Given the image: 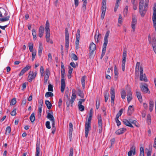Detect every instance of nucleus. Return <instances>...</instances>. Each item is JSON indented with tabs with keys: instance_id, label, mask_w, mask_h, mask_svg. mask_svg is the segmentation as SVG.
<instances>
[{
	"instance_id": "nucleus-36",
	"label": "nucleus",
	"mask_w": 156,
	"mask_h": 156,
	"mask_svg": "<svg viewBox=\"0 0 156 156\" xmlns=\"http://www.w3.org/2000/svg\"><path fill=\"white\" fill-rule=\"evenodd\" d=\"M30 119L32 122H34L35 120V117L34 115V113L33 112L31 114L30 117Z\"/></svg>"
},
{
	"instance_id": "nucleus-62",
	"label": "nucleus",
	"mask_w": 156,
	"mask_h": 156,
	"mask_svg": "<svg viewBox=\"0 0 156 156\" xmlns=\"http://www.w3.org/2000/svg\"><path fill=\"white\" fill-rule=\"evenodd\" d=\"M42 105L41 104L40 105H39V107H38V113H41V111H42Z\"/></svg>"
},
{
	"instance_id": "nucleus-45",
	"label": "nucleus",
	"mask_w": 156,
	"mask_h": 156,
	"mask_svg": "<svg viewBox=\"0 0 156 156\" xmlns=\"http://www.w3.org/2000/svg\"><path fill=\"white\" fill-rule=\"evenodd\" d=\"M78 91V95L81 98H84V94L83 92L80 89H79Z\"/></svg>"
},
{
	"instance_id": "nucleus-19",
	"label": "nucleus",
	"mask_w": 156,
	"mask_h": 156,
	"mask_svg": "<svg viewBox=\"0 0 156 156\" xmlns=\"http://www.w3.org/2000/svg\"><path fill=\"white\" fill-rule=\"evenodd\" d=\"M51 112L52 114H51L49 113H47L46 117L47 119H49L52 122V124H55V119L53 115V113L52 112Z\"/></svg>"
},
{
	"instance_id": "nucleus-5",
	"label": "nucleus",
	"mask_w": 156,
	"mask_h": 156,
	"mask_svg": "<svg viewBox=\"0 0 156 156\" xmlns=\"http://www.w3.org/2000/svg\"><path fill=\"white\" fill-rule=\"evenodd\" d=\"M97 119L98 120V128L99 133H102V119L101 115H98L97 116Z\"/></svg>"
},
{
	"instance_id": "nucleus-55",
	"label": "nucleus",
	"mask_w": 156,
	"mask_h": 156,
	"mask_svg": "<svg viewBox=\"0 0 156 156\" xmlns=\"http://www.w3.org/2000/svg\"><path fill=\"white\" fill-rule=\"evenodd\" d=\"M100 105V101L98 100H98L97 99L96 101V107L97 109H98Z\"/></svg>"
},
{
	"instance_id": "nucleus-56",
	"label": "nucleus",
	"mask_w": 156,
	"mask_h": 156,
	"mask_svg": "<svg viewBox=\"0 0 156 156\" xmlns=\"http://www.w3.org/2000/svg\"><path fill=\"white\" fill-rule=\"evenodd\" d=\"M45 125L46 128L48 129H50L51 128V126L50 125V122L49 121H47L45 123Z\"/></svg>"
},
{
	"instance_id": "nucleus-7",
	"label": "nucleus",
	"mask_w": 156,
	"mask_h": 156,
	"mask_svg": "<svg viewBox=\"0 0 156 156\" xmlns=\"http://www.w3.org/2000/svg\"><path fill=\"white\" fill-rule=\"evenodd\" d=\"M65 47L66 49H68L69 44V36L68 30L67 28H65Z\"/></svg>"
},
{
	"instance_id": "nucleus-57",
	"label": "nucleus",
	"mask_w": 156,
	"mask_h": 156,
	"mask_svg": "<svg viewBox=\"0 0 156 156\" xmlns=\"http://www.w3.org/2000/svg\"><path fill=\"white\" fill-rule=\"evenodd\" d=\"M72 58L75 60H77L78 59V58L77 56L74 54H72Z\"/></svg>"
},
{
	"instance_id": "nucleus-10",
	"label": "nucleus",
	"mask_w": 156,
	"mask_h": 156,
	"mask_svg": "<svg viewBox=\"0 0 156 156\" xmlns=\"http://www.w3.org/2000/svg\"><path fill=\"white\" fill-rule=\"evenodd\" d=\"M126 50H124L122 54V69L123 71L125 70V65L126 60Z\"/></svg>"
},
{
	"instance_id": "nucleus-54",
	"label": "nucleus",
	"mask_w": 156,
	"mask_h": 156,
	"mask_svg": "<svg viewBox=\"0 0 156 156\" xmlns=\"http://www.w3.org/2000/svg\"><path fill=\"white\" fill-rule=\"evenodd\" d=\"M79 109L80 111L83 112L84 110V107L83 105H78Z\"/></svg>"
},
{
	"instance_id": "nucleus-21",
	"label": "nucleus",
	"mask_w": 156,
	"mask_h": 156,
	"mask_svg": "<svg viewBox=\"0 0 156 156\" xmlns=\"http://www.w3.org/2000/svg\"><path fill=\"white\" fill-rule=\"evenodd\" d=\"M100 36H101V34L99 33V30H97L96 31V34L94 36V38L96 43L98 42L99 38Z\"/></svg>"
},
{
	"instance_id": "nucleus-59",
	"label": "nucleus",
	"mask_w": 156,
	"mask_h": 156,
	"mask_svg": "<svg viewBox=\"0 0 156 156\" xmlns=\"http://www.w3.org/2000/svg\"><path fill=\"white\" fill-rule=\"evenodd\" d=\"M129 121H130V122H131V124L133 123L134 125L138 127V125L136 124L137 123V122L136 121V120L132 121V120H131L130 119H129Z\"/></svg>"
},
{
	"instance_id": "nucleus-42",
	"label": "nucleus",
	"mask_w": 156,
	"mask_h": 156,
	"mask_svg": "<svg viewBox=\"0 0 156 156\" xmlns=\"http://www.w3.org/2000/svg\"><path fill=\"white\" fill-rule=\"evenodd\" d=\"M29 48L30 51L32 52L33 51V44L32 43H29Z\"/></svg>"
},
{
	"instance_id": "nucleus-22",
	"label": "nucleus",
	"mask_w": 156,
	"mask_h": 156,
	"mask_svg": "<svg viewBox=\"0 0 156 156\" xmlns=\"http://www.w3.org/2000/svg\"><path fill=\"white\" fill-rule=\"evenodd\" d=\"M140 62H137L136 63V66L135 67V75L137 76H138L139 73V71H140Z\"/></svg>"
},
{
	"instance_id": "nucleus-64",
	"label": "nucleus",
	"mask_w": 156,
	"mask_h": 156,
	"mask_svg": "<svg viewBox=\"0 0 156 156\" xmlns=\"http://www.w3.org/2000/svg\"><path fill=\"white\" fill-rule=\"evenodd\" d=\"M73 149L72 148H71L70 150L69 156H73Z\"/></svg>"
},
{
	"instance_id": "nucleus-30",
	"label": "nucleus",
	"mask_w": 156,
	"mask_h": 156,
	"mask_svg": "<svg viewBox=\"0 0 156 156\" xmlns=\"http://www.w3.org/2000/svg\"><path fill=\"white\" fill-rule=\"evenodd\" d=\"M43 50L42 45L41 43H39V47L38 54L39 56H40L42 53V51Z\"/></svg>"
},
{
	"instance_id": "nucleus-20",
	"label": "nucleus",
	"mask_w": 156,
	"mask_h": 156,
	"mask_svg": "<svg viewBox=\"0 0 156 156\" xmlns=\"http://www.w3.org/2000/svg\"><path fill=\"white\" fill-rule=\"evenodd\" d=\"M122 122L124 124L127 126L133 128V126L131 124V122L129 121H129L126 119H123L122 120Z\"/></svg>"
},
{
	"instance_id": "nucleus-4",
	"label": "nucleus",
	"mask_w": 156,
	"mask_h": 156,
	"mask_svg": "<svg viewBox=\"0 0 156 156\" xmlns=\"http://www.w3.org/2000/svg\"><path fill=\"white\" fill-rule=\"evenodd\" d=\"M148 5L147 3H145L144 8L143 7L139 8V11L140 14L142 17H144L147 10Z\"/></svg>"
},
{
	"instance_id": "nucleus-58",
	"label": "nucleus",
	"mask_w": 156,
	"mask_h": 156,
	"mask_svg": "<svg viewBox=\"0 0 156 156\" xmlns=\"http://www.w3.org/2000/svg\"><path fill=\"white\" fill-rule=\"evenodd\" d=\"M85 99H80L78 102V105H82V104L83 102L85 101Z\"/></svg>"
},
{
	"instance_id": "nucleus-14",
	"label": "nucleus",
	"mask_w": 156,
	"mask_h": 156,
	"mask_svg": "<svg viewBox=\"0 0 156 156\" xmlns=\"http://www.w3.org/2000/svg\"><path fill=\"white\" fill-rule=\"evenodd\" d=\"M76 97V96L75 94L73 93L70 101H66V105L67 107H69L70 103L71 104H72L73 103L74 101L75 100Z\"/></svg>"
},
{
	"instance_id": "nucleus-17",
	"label": "nucleus",
	"mask_w": 156,
	"mask_h": 156,
	"mask_svg": "<svg viewBox=\"0 0 156 156\" xmlns=\"http://www.w3.org/2000/svg\"><path fill=\"white\" fill-rule=\"evenodd\" d=\"M137 23V19L135 16H133L131 23V27L133 32L135 30V25Z\"/></svg>"
},
{
	"instance_id": "nucleus-34",
	"label": "nucleus",
	"mask_w": 156,
	"mask_h": 156,
	"mask_svg": "<svg viewBox=\"0 0 156 156\" xmlns=\"http://www.w3.org/2000/svg\"><path fill=\"white\" fill-rule=\"evenodd\" d=\"M45 104L49 109H50L52 105L49 101L46 100L45 101Z\"/></svg>"
},
{
	"instance_id": "nucleus-26",
	"label": "nucleus",
	"mask_w": 156,
	"mask_h": 156,
	"mask_svg": "<svg viewBox=\"0 0 156 156\" xmlns=\"http://www.w3.org/2000/svg\"><path fill=\"white\" fill-rule=\"evenodd\" d=\"M133 107V105H130L129 107L128 110V115H130L133 113L134 110Z\"/></svg>"
},
{
	"instance_id": "nucleus-3",
	"label": "nucleus",
	"mask_w": 156,
	"mask_h": 156,
	"mask_svg": "<svg viewBox=\"0 0 156 156\" xmlns=\"http://www.w3.org/2000/svg\"><path fill=\"white\" fill-rule=\"evenodd\" d=\"M45 30L46 32V41L48 42H50L52 44L53 42L52 41H50V30L49 29V24L48 20L46 22L45 24Z\"/></svg>"
},
{
	"instance_id": "nucleus-2",
	"label": "nucleus",
	"mask_w": 156,
	"mask_h": 156,
	"mask_svg": "<svg viewBox=\"0 0 156 156\" xmlns=\"http://www.w3.org/2000/svg\"><path fill=\"white\" fill-rule=\"evenodd\" d=\"M61 90L62 93L63 92L66 86V84L65 81V70L64 68L61 69Z\"/></svg>"
},
{
	"instance_id": "nucleus-40",
	"label": "nucleus",
	"mask_w": 156,
	"mask_h": 156,
	"mask_svg": "<svg viewBox=\"0 0 156 156\" xmlns=\"http://www.w3.org/2000/svg\"><path fill=\"white\" fill-rule=\"evenodd\" d=\"M140 156H144V149L143 147H140Z\"/></svg>"
},
{
	"instance_id": "nucleus-43",
	"label": "nucleus",
	"mask_w": 156,
	"mask_h": 156,
	"mask_svg": "<svg viewBox=\"0 0 156 156\" xmlns=\"http://www.w3.org/2000/svg\"><path fill=\"white\" fill-rule=\"evenodd\" d=\"M16 102V98H14L12 99L10 102V105H14Z\"/></svg>"
},
{
	"instance_id": "nucleus-32",
	"label": "nucleus",
	"mask_w": 156,
	"mask_h": 156,
	"mask_svg": "<svg viewBox=\"0 0 156 156\" xmlns=\"http://www.w3.org/2000/svg\"><path fill=\"white\" fill-rule=\"evenodd\" d=\"M104 95L105 98V101L106 102L109 97V94L108 93V91L107 90L105 91Z\"/></svg>"
},
{
	"instance_id": "nucleus-13",
	"label": "nucleus",
	"mask_w": 156,
	"mask_h": 156,
	"mask_svg": "<svg viewBox=\"0 0 156 156\" xmlns=\"http://www.w3.org/2000/svg\"><path fill=\"white\" fill-rule=\"evenodd\" d=\"M37 73L35 72L33 73V72L30 71L28 77V81L29 82H31L33 79H34L36 76Z\"/></svg>"
},
{
	"instance_id": "nucleus-37",
	"label": "nucleus",
	"mask_w": 156,
	"mask_h": 156,
	"mask_svg": "<svg viewBox=\"0 0 156 156\" xmlns=\"http://www.w3.org/2000/svg\"><path fill=\"white\" fill-rule=\"evenodd\" d=\"M123 111V109L121 108L119 111V112L116 114L115 119H119V118L121 116L122 112Z\"/></svg>"
},
{
	"instance_id": "nucleus-46",
	"label": "nucleus",
	"mask_w": 156,
	"mask_h": 156,
	"mask_svg": "<svg viewBox=\"0 0 156 156\" xmlns=\"http://www.w3.org/2000/svg\"><path fill=\"white\" fill-rule=\"evenodd\" d=\"M144 5V0H140L139 3V8L143 7Z\"/></svg>"
},
{
	"instance_id": "nucleus-29",
	"label": "nucleus",
	"mask_w": 156,
	"mask_h": 156,
	"mask_svg": "<svg viewBox=\"0 0 156 156\" xmlns=\"http://www.w3.org/2000/svg\"><path fill=\"white\" fill-rule=\"evenodd\" d=\"M96 48V45L94 43L92 42L90 44L89 46L90 50L95 51Z\"/></svg>"
},
{
	"instance_id": "nucleus-28",
	"label": "nucleus",
	"mask_w": 156,
	"mask_h": 156,
	"mask_svg": "<svg viewBox=\"0 0 156 156\" xmlns=\"http://www.w3.org/2000/svg\"><path fill=\"white\" fill-rule=\"evenodd\" d=\"M149 110L150 112H151L153 110L154 105V103L152 100H150L149 101Z\"/></svg>"
},
{
	"instance_id": "nucleus-53",
	"label": "nucleus",
	"mask_w": 156,
	"mask_h": 156,
	"mask_svg": "<svg viewBox=\"0 0 156 156\" xmlns=\"http://www.w3.org/2000/svg\"><path fill=\"white\" fill-rule=\"evenodd\" d=\"M52 132L51 133L53 134H54L55 132L56 128L55 126V124H52Z\"/></svg>"
},
{
	"instance_id": "nucleus-15",
	"label": "nucleus",
	"mask_w": 156,
	"mask_h": 156,
	"mask_svg": "<svg viewBox=\"0 0 156 156\" xmlns=\"http://www.w3.org/2000/svg\"><path fill=\"white\" fill-rule=\"evenodd\" d=\"M77 33L76 35V41L75 44L76 46L77 49L78 48V45L79 43V40L80 38V32L79 29H78L77 30Z\"/></svg>"
},
{
	"instance_id": "nucleus-39",
	"label": "nucleus",
	"mask_w": 156,
	"mask_h": 156,
	"mask_svg": "<svg viewBox=\"0 0 156 156\" xmlns=\"http://www.w3.org/2000/svg\"><path fill=\"white\" fill-rule=\"evenodd\" d=\"M10 16H6L5 17L0 18V21L2 22L6 21L9 20Z\"/></svg>"
},
{
	"instance_id": "nucleus-35",
	"label": "nucleus",
	"mask_w": 156,
	"mask_h": 156,
	"mask_svg": "<svg viewBox=\"0 0 156 156\" xmlns=\"http://www.w3.org/2000/svg\"><path fill=\"white\" fill-rule=\"evenodd\" d=\"M114 73H115V78L117 80V76L118 74V72L117 71V68L116 65L114 66Z\"/></svg>"
},
{
	"instance_id": "nucleus-48",
	"label": "nucleus",
	"mask_w": 156,
	"mask_h": 156,
	"mask_svg": "<svg viewBox=\"0 0 156 156\" xmlns=\"http://www.w3.org/2000/svg\"><path fill=\"white\" fill-rule=\"evenodd\" d=\"M11 131V127L9 126L7 127L6 129L5 134H7L9 133H10Z\"/></svg>"
},
{
	"instance_id": "nucleus-25",
	"label": "nucleus",
	"mask_w": 156,
	"mask_h": 156,
	"mask_svg": "<svg viewBox=\"0 0 156 156\" xmlns=\"http://www.w3.org/2000/svg\"><path fill=\"white\" fill-rule=\"evenodd\" d=\"M127 100L128 101V102L129 103L130 101L132 99V93L131 91L129 90V92L128 94H127Z\"/></svg>"
},
{
	"instance_id": "nucleus-27",
	"label": "nucleus",
	"mask_w": 156,
	"mask_h": 156,
	"mask_svg": "<svg viewBox=\"0 0 156 156\" xmlns=\"http://www.w3.org/2000/svg\"><path fill=\"white\" fill-rule=\"evenodd\" d=\"M126 130L125 128H122L117 130L116 132L115 133L118 135H119L123 133L124 131Z\"/></svg>"
},
{
	"instance_id": "nucleus-61",
	"label": "nucleus",
	"mask_w": 156,
	"mask_h": 156,
	"mask_svg": "<svg viewBox=\"0 0 156 156\" xmlns=\"http://www.w3.org/2000/svg\"><path fill=\"white\" fill-rule=\"evenodd\" d=\"M119 18L118 19V22L120 23H121L122 22V18L121 14H119Z\"/></svg>"
},
{
	"instance_id": "nucleus-50",
	"label": "nucleus",
	"mask_w": 156,
	"mask_h": 156,
	"mask_svg": "<svg viewBox=\"0 0 156 156\" xmlns=\"http://www.w3.org/2000/svg\"><path fill=\"white\" fill-rule=\"evenodd\" d=\"M121 97L123 99L125 98L126 93L124 90H122L121 92Z\"/></svg>"
},
{
	"instance_id": "nucleus-33",
	"label": "nucleus",
	"mask_w": 156,
	"mask_h": 156,
	"mask_svg": "<svg viewBox=\"0 0 156 156\" xmlns=\"http://www.w3.org/2000/svg\"><path fill=\"white\" fill-rule=\"evenodd\" d=\"M86 78V76H82L81 79V83L83 89L85 87V78Z\"/></svg>"
},
{
	"instance_id": "nucleus-60",
	"label": "nucleus",
	"mask_w": 156,
	"mask_h": 156,
	"mask_svg": "<svg viewBox=\"0 0 156 156\" xmlns=\"http://www.w3.org/2000/svg\"><path fill=\"white\" fill-rule=\"evenodd\" d=\"M16 108L14 109L11 112V115L12 116H15L16 115Z\"/></svg>"
},
{
	"instance_id": "nucleus-63",
	"label": "nucleus",
	"mask_w": 156,
	"mask_h": 156,
	"mask_svg": "<svg viewBox=\"0 0 156 156\" xmlns=\"http://www.w3.org/2000/svg\"><path fill=\"white\" fill-rule=\"evenodd\" d=\"M69 71H68V74H70V75H71V73L73 71V69L71 68L70 66L69 67Z\"/></svg>"
},
{
	"instance_id": "nucleus-38",
	"label": "nucleus",
	"mask_w": 156,
	"mask_h": 156,
	"mask_svg": "<svg viewBox=\"0 0 156 156\" xmlns=\"http://www.w3.org/2000/svg\"><path fill=\"white\" fill-rule=\"evenodd\" d=\"M90 53L89 54V56L90 58H93L95 54V53L94 52L95 51L93 50H90Z\"/></svg>"
},
{
	"instance_id": "nucleus-8",
	"label": "nucleus",
	"mask_w": 156,
	"mask_h": 156,
	"mask_svg": "<svg viewBox=\"0 0 156 156\" xmlns=\"http://www.w3.org/2000/svg\"><path fill=\"white\" fill-rule=\"evenodd\" d=\"M106 0H103L102 2L101 10L102 13L101 17L102 19H103L105 16L106 10Z\"/></svg>"
},
{
	"instance_id": "nucleus-9",
	"label": "nucleus",
	"mask_w": 156,
	"mask_h": 156,
	"mask_svg": "<svg viewBox=\"0 0 156 156\" xmlns=\"http://www.w3.org/2000/svg\"><path fill=\"white\" fill-rule=\"evenodd\" d=\"M153 14L152 16V20L153 23V27L156 28V4L154 3L153 8Z\"/></svg>"
},
{
	"instance_id": "nucleus-52",
	"label": "nucleus",
	"mask_w": 156,
	"mask_h": 156,
	"mask_svg": "<svg viewBox=\"0 0 156 156\" xmlns=\"http://www.w3.org/2000/svg\"><path fill=\"white\" fill-rule=\"evenodd\" d=\"M151 44L152 46L156 45V39L155 37H153L152 39Z\"/></svg>"
},
{
	"instance_id": "nucleus-31",
	"label": "nucleus",
	"mask_w": 156,
	"mask_h": 156,
	"mask_svg": "<svg viewBox=\"0 0 156 156\" xmlns=\"http://www.w3.org/2000/svg\"><path fill=\"white\" fill-rule=\"evenodd\" d=\"M36 156H39V154L40 153V149L39 148V145L37 144H36Z\"/></svg>"
},
{
	"instance_id": "nucleus-49",
	"label": "nucleus",
	"mask_w": 156,
	"mask_h": 156,
	"mask_svg": "<svg viewBox=\"0 0 156 156\" xmlns=\"http://www.w3.org/2000/svg\"><path fill=\"white\" fill-rule=\"evenodd\" d=\"M31 68V66H30L29 65H27L26 66L23 68L22 70L25 73L27 71H28L30 68Z\"/></svg>"
},
{
	"instance_id": "nucleus-18",
	"label": "nucleus",
	"mask_w": 156,
	"mask_h": 156,
	"mask_svg": "<svg viewBox=\"0 0 156 156\" xmlns=\"http://www.w3.org/2000/svg\"><path fill=\"white\" fill-rule=\"evenodd\" d=\"M140 89L144 93H149L150 91L149 90L147 86H145V85H142L140 86Z\"/></svg>"
},
{
	"instance_id": "nucleus-12",
	"label": "nucleus",
	"mask_w": 156,
	"mask_h": 156,
	"mask_svg": "<svg viewBox=\"0 0 156 156\" xmlns=\"http://www.w3.org/2000/svg\"><path fill=\"white\" fill-rule=\"evenodd\" d=\"M91 123L86 122L85 124V136L87 138L89 132L90 130Z\"/></svg>"
},
{
	"instance_id": "nucleus-24",
	"label": "nucleus",
	"mask_w": 156,
	"mask_h": 156,
	"mask_svg": "<svg viewBox=\"0 0 156 156\" xmlns=\"http://www.w3.org/2000/svg\"><path fill=\"white\" fill-rule=\"evenodd\" d=\"M136 96H137L139 101H140V103H142V102L143 100L141 93L140 92L136 90Z\"/></svg>"
},
{
	"instance_id": "nucleus-41",
	"label": "nucleus",
	"mask_w": 156,
	"mask_h": 156,
	"mask_svg": "<svg viewBox=\"0 0 156 156\" xmlns=\"http://www.w3.org/2000/svg\"><path fill=\"white\" fill-rule=\"evenodd\" d=\"M54 95L52 93L50 92H47L45 95V97L46 98H48L50 97H52Z\"/></svg>"
},
{
	"instance_id": "nucleus-51",
	"label": "nucleus",
	"mask_w": 156,
	"mask_h": 156,
	"mask_svg": "<svg viewBox=\"0 0 156 156\" xmlns=\"http://www.w3.org/2000/svg\"><path fill=\"white\" fill-rule=\"evenodd\" d=\"M48 90L49 91H53V86L51 84H49L48 87Z\"/></svg>"
},
{
	"instance_id": "nucleus-6",
	"label": "nucleus",
	"mask_w": 156,
	"mask_h": 156,
	"mask_svg": "<svg viewBox=\"0 0 156 156\" xmlns=\"http://www.w3.org/2000/svg\"><path fill=\"white\" fill-rule=\"evenodd\" d=\"M140 80L141 81H144L147 82V79L145 73H143V69L142 66L140 67Z\"/></svg>"
},
{
	"instance_id": "nucleus-44",
	"label": "nucleus",
	"mask_w": 156,
	"mask_h": 156,
	"mask_svg": "<svg viewBox=\"0 0 156 156\" xmlns=\"http://www.w3.org/2000/svg\"><path fill=\"white\" fill-rule=\"evenodd\" d=\"M32 34L33 37V39L34 40H36V30L33 29L32 30Z\"/></svg>"
},
{
	"instance_id": "nucleus-11",
	"label": "nucleus",
	"mask_w": 156,
	"mask_h": 156,
	"mask_svg": "<svg viewBox=\"0 0 156 156\" xmlns=\"http://www.w3.org/2000/svg\"><path fill=\"white\" fill-rule=\"evenodd\" d=\"M111 105L113 106L114 104V99L115 97V89L114 88L112 87L111 89Z\"/></svg>"
},
{
	"instance_id": "nucleus-23",
	"label": "nucleus",
	"mask_w": 156,
	"mask_h": 156,
	"mask_svg": "<svg viewBox=\"0 0 156 156\" xmlns=\"http://www.w3.org/2000/svg\"><path fill=\"white\" fill-rule=\"evenodd\" d=\"M44 31V27L43 26H41L39 28L38 35L40 37H42Z\"/></svg>"
},
{
	"instance_id": "nucleus-16",
	"label": "nucleus",
	"mask_w": 156,
	"mask_h": 156,
	"mask_svg": "<svg viewBox=\"0 0 156 156\" xmlns=\"http://www.w3.org/2000/svg\"><path fill=\"white\" fill-rule=\"evenodd\" d=\"M133 154V155L136 154V147L134 145L131 147L130 150L128 152V156H131Z\"/></svg>"
},
{
	"instance_id": "nucleus-47",
	"label": "nucleus",
	"mask_w": 156,
	"mask_h": 156,
	"mask_svg": "<svg viewBox=\"0 0 156 156\" xmlns=\"http://www.w3.org/2000/svg\"><path fill=\"white\" fill-rule=\"evenodd\" d=\"M83 3L82 7V9L83 11H84L86 9V6L87 3V1H83Z\"/></svg>"
},
{
	"instance_id": "nucleus-1",
	"label": "nucleus",
	"mask_w": 156,
	"mask_h": 156,
	"mask_svg": "<svg viewBox=\"0 0 156 156\" xmlns=\"http://www.w3.org/2000/svg\"><path fill=\"white\" fill-rule=\"evenodd\" d=\"M110 33V31H108L105 35L104 38V43L103 45L102 54L101 56V59H102L105 54L106 47L108 43V38L109 36Z\"/></svg>"
}]
</instances>
